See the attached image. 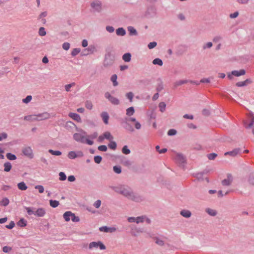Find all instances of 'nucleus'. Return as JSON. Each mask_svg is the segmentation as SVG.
<instances>
[{
	"mask_svg": "<svg viewBox=\"0 0 254 254\" xmlns=\"http://www.w3.org/2000/svg\"><path fill=\"white\" fill-rule=\"evenodd\" d=\"M110 143L108 144V146L110 148L115 150L117 147L116 143L112 140L109 141Z\"/></svg>",
	"mask_w": 254,
	"mask_h": 254,
	"instance_id": "nucleus-38",
	"label": "nucleus"
},
{
	"mask_svg": "<svg viewBox=\"0 0 254 254\" xmlns=\"http://www.w3.org/2000/svg\"><path fill=\"white\" fill-rule=\"evenodd\" d=\"M69 48H70V44L69 43L65 42L63 44V48L64 50L67 51L69 49Z\"/></svg>",
	"mask_w": 254,
	"mask_h": 254,
	"instance_id": "nucleus-56",
	"label": "nucleus"
},
{
	"mask_svg": "<svg viewBox=\"0 0 254 254\" xmlns=\"http://www.w3.org/2000/svg\"><path fill=\"white\" fill-rule=\"evenodd\" d=\"M99 230L101 232H108L109 227L107 226H103L99 228Z\"/></svg>",
	"mask_w": 254,
	"mask_h": 254,
	"instance_id": "nucleus-61",
	"label": "nucleus"
},
{
	"mask_svg": "<svg viewBox=\"0 0 254 254\" xmlns=\"http://www.w3.org/2000/svg\"><path fill=\"white\" fill-rule=\"evenodd\" d=\"M46 214V211L43 208H39L35 211L34 215L38 217H43Z\"/></svg>",
	"mask_w": 254,
	"mask_h": 254,
	"instance_id": "nucleus-17",
	"label": "nucleus"
},
{
	"mask_svg": "<svg viewBox=\"0 0 254 254\" xmlns=\"http://www.w3.org/2000/svg\"><path fill=\"white\" fill-rule=\"evenodd\" d=\"M153 239L155 240V243L158 245L159 246H163L164 245V241L159 239L158 237H155L153 238Z\"/></svg>",
	"mask_w": 254,
	"mask_h": 254,
	"instance_id": "nucleus-34",
	"label": "nucleus"
},
{
	"mask_svg": "<svg viewBox=\"0 0 254 254\" xmlns=\"http://www.w3.org/2000/svg\"><path fill=\"white\" fill-rule=\"evenodd\" d=\"M36 115H31L25 116L24 119L28 121L33 122L36 121Z\"/></svg>",
	"mask_w": 254,
	"mask_h": 254,
	"instance_id": "nucleus-23",
	"label": "nucleus"
},
{
	"mask_svg": "<svg viewBox=\"0 0 254 254\" xmlns=\"http://www.w3.org/2000/svg\"><path fill=\"white\" fill-rule=\"evenodd\" d=\"M153 64H158L159 65H163V62L162 61L159 59V58H156V59H155L153 62H152Z\"/></svg>",
	"mask_w": 254,
	"mask_h": 254,
	"instance_id": "nucleus-39",
	"label": "nucleus"
},
{
	"mask_svg": "<svg viewBox=\"0 0 254 254\" xmlns=\"http://www.w3.org/2000/svg\"><path fill=\"white\" fill-rule=\"evenodd\" d=\"M244 125L247 128H252L254 135V116L253 114L250 113L248 115V119L244 122Z\"/></svg>",
	"mask_w": 254,
	"mask_h": 254,
	"instance_id": "nucleus-3",
	"label": "nucleus"
},
{
	"mask_svg": "<svg viewBox=\"0 0 254 254\" xmlns=\"http://www.w3.org/2000/svg\"><path fill=\"white\" fill-rule=\"evenodd\" d=\"M63 217L65 221H69L71 219L72 222H77L80 220L78 216H75V214L71 211H66L63 215Z\"/></svg>",
	"mask_w": 254,
	"mask_h": 254,
	"instance_id": "nucleus-4",
	"label": "nucleus"
},
{
	"mask_svg": "<svg viewBox=\"0 0 254 254\" xmlns=\"http://www.w3.org/2000/svg\"><path fill=\"white\" fill-rule=\"evenodd\" d=\"M36 121H40L50 118V115L47 112H44L41 114L36 115Z\"/></svg>",
	"mask_w": 254,
	"mask_h": 254,
	"instance_id": "nucleus-13",
	"label": "nucleus"
},
{
	"mask_svg": "<svg viewBox=\"0 0 254 254\" xmlns=\"http://www.w3.org/2000/svg\"><path fill=\"white\" fill-rule=\"evenodd\" d=\"M90 5L94 11L100 12L102 10V3L99 0H94L91 3Z\"/></svg>",
	"mask_w": 254,
	"mask_h": 254,
	"instance_id": "nucleus-9",
	"label": "nucleus"
},
{
	"mask_svg": "<svg viewBox=\"0 0 254 254\" xmlns=\"http://www.w3.org/2000/svg\"><path fill=\"white\" fill-rule=\"evenodd\" d=\"M105 97L108 99L112 104L114 105H118L120 103V101L117 98L112 96L109 92H106L105 94Z\"/></svg>",
	"mask_w": 254,
	"mask_h": 254,
	"instance_id": "nucleus-12",
	"label": "nucleus"
},
{
	"mask_svg": "<svg viewBox=\"0 0 254 254\" xmlns=\"http://www.w3.org/2000/svg\"><path fill=\"white\" fill-rule=\"evenodd\" d=\"M18 188L21 190H25L27 189V187L23 182H20L17 184Z\"/></svg>",
	"mask_w": 254,
	"mask_h": 254,
	"instance_id": "nucleus-25",
	"label": "nucleus"
},
{
	"mask_svg": "<svg viewBox=\"0 0 254 254\" xmlns=\"http://www.w3.org/2000/svg\"><path fill=\"white\" fill-rule=\"evenodd\" d=\"M39 34L41 36H44L46 34V32L44 27L40 28L39 30Z\"/></svg>",
	"mask_w": 254,
	"mask_h": 254,
	"instance_id": "nucleus-49",
	"label": "nucleus"
},
{
	"mask_svg": "<svg viewBox=\"0 0 254 254\" xmlns=\"http://www.w3.org/2000/svg\"><path fill=\"white\" fill-rule=\"evenodd\" d=\"M113 189L117 193L123 195L132 201L140 202L143 201L144 199L142 196L134 192L133 190L127 185H119L114 187Z\"/></svg>",
	"mask_w": 254,
	"mask_h": 254,
	"instance_id": "nucleus-1",
	"label": "nucleus"
},
{
	"mask_svg": "<svg viewBox=\"0 0 254 254\" xmlns=\"http://www.w3.org/2000/svg\"><path fill=\"white\" fill-rule=\"evenodd\" d=\"M246 74V71L244 69H241L239 71L233 70L230 73L227 74V76L230 79H232L233 78V76H240L244 75Z\"/></svg>",
	"mask_w": 254,
	"mask_h": 254,
	"instance_id": "nucleus-6",
	"label": "nucleus"
},
{
	"mask_svg": "<svg viewBox=\"0 0 254 254\" xmlns=\"http://www.w3.org/2000/svg\"><path fill=\"white\" fill-rule=\"evenodd\" d=\"M145 218V216H142L137 217L136 218V223H139L140 222H143L144 220V219Z\"/></svg>",
	"mask_w": 254,
	"mask_h": 254,
	"instance_id": "nucleus-52",
	"label": "nucleus"
},
{
	"mask_svg": "<svg viewBox=\"0 0 254 254\" xmlns=\"http://www.w3.org/2000/svg\"><path fill=\"white\" fill-rule=\"evenodd\" d=\"M251 81L249 79H246L245 81L238 82L236 83V85L238 87H242L246 85L247 83H251Z\"/></svg>",
	"mask_w": 254,
	"mask_h": 254,
	"instance_id": "nucleus-31",
	"label": "nucleus"
},
{
	"mask_svg": "<svg viewBox=\"0 0 254 254\" xmlns=\"http://www.w3.org/2000/svg\"><path fill=\"white\" fill-rule=\"evenodd\" d=\"M99 248L101 250H104L106 249V246L101 241L98 242H92L89 244V248L92 249L93 248Z\"/></svg>",
	"mask_w": 254,
	"mask_h": 254,
	"instance_id": "nucleus-8",
	"label": "nucleus"
},
{
	"mask_svg": "<svg viewBox=\"0 0 254 254\" xmlns=\"http://www.w3.org/2000/svg\"><path fill=\"white\" fill-rule=\"evenodd\" d=\"M98 148L101 151H106L107 150V147L104 145L99 146Z\"/></svg>",
	"mask_w": 254,
	"mask_h": 254,
	"instance_id": "nucleus-62",
	"label": "nucleus"
},
{
	"mask_svg": "<svg viewBox=\"0 0 254 254\" xmlns=\"http://www.w3.org/2000/svg\"><path fill=\"white\" fill-rule=\"evenodd\" d=\"M175 163L180 168L185 169L187 164L186 160H175Z\"/></svg>",
	"mask_w": 254,
	"mask_h": 254,
	"instance_id": "nucleus-18",
	"label": "nucleus"
},
{
	"mask_svg": "<svg viewBox=\"0 0 254 254\" xmlns=\"http://www.w3.org/2000/svg\"><path fill=\"white\" fill-rule=\"evenodd\" d=\"M205 211L209 215L212 216H216L217 213L215 210L211 208H207Z\"/></svg>",
	"mask_w": 254,
	"mask_h": 254,
	"instance_id": "nucleus-26",
	"label": "nucleus"
},
{
	"mask_svg": "<svg viewBox=\"0 0 254 254\" xmlns=\"http://www.w3.org/2000/svg\"><path fill=\"white\" fill-rule=\"evenodd\" d=\"M32 100V96L31 95L27 96L25 98L22 100V102L24 103L27 104L30 102Z\"/></svg>",
	"mask_w": 254,
	"mask_h": 254,
	"instance_id": "nucleus-50",
	"label": "nucleus"
},
{
	"mask_svg": "<svg viewBox=\"0 0 254 254\" xmlns=\"http://www.w3.org/2000/svg\"><path fill=\"white\" fill-rule=\"evenodd\" d=\"M155 149L159 153H164L167 151V149L166 148L160 149L159 145L156 146Z\"/></svg>",
	"mask_w": 254,
	"mask_h": 254,
	"instance_id": "nucleus-48",
	"label": "nucleus"
},
{
	"mask_svg": "<svg viewBox=\"0 0 254 254\" xmlns=\"http://www.w3.org/2000/svg\"><path fill=\"white\" fill-rule=\"evenodd\" d=\"M123 59L125 62H129L131 59V55L129 53L125 54L123 56Z\"/></svg>",
	"mask_w": 254,
	"mask_h": 254,
	"instance_id": "nucleus-32",
	"label": "nucleus"
},
{
	"mask_svg": "<svg viewBox=\"0 0 254 254\" xmlns=\"http://www.w3.org/2000/svg\"><path fill=\"white\" fill-rule=\"evenodd\" d=\"M180 214L182 216L188 218L191 216V212L190 210L183 209L181 211Z\"/></svg>",
	"mask_w": 254,
	"mask_h": 254,
	"instance_id": "nucleus-20",
	"label": "nucleus"
},
{
	"mask_svg": "<svg viewBox=\"0 0 254 254\" xmlns=\"http://www.w3.org/2000/svg\"><path fill=\"white\" fill-rule=\"evenodd\" d=\"M217 157V154L216 153H210V154H208V156H207L208 159H214Z\"/></svg>",
	"mask_w": 254,
	"mask_h": 254,
	"instance_id": "nucleus-64",
	"label": "nucleus"
},
{
	"mask_svg": "<svg viewBox=\"0 0 254 254\" xmlns=\"http://www.w3.org/2000/svg\"><path fill=\"white\" fill-rule=\"evenodd\" d=\"M49 152L51 154L55 156H59L62 154V152L58 150H53L52 149L49 150Z\"/></svg>",
	"mask_w": 254,
	"mask_h": 254,
	"instance_id": "nucleus-40",
	"label": "nucleus"
},
{
	"mask_svg": "<svg viewBox=\"0 0 254 254\" xmlns=\"http://www.w3.org/2000/svg\"><path fill=\"white\" fill-rule=\"evenodd\" d=\"M22 153L26 157L29 158L33 157L32 150L30 147H25L22 149Z\"/></svg>",
	"mask_w": 254,
	"mask_h": 254,
	"instance_id": "nucleus-14",
	"label": "nucleus"
},
{
	"mask_svg": "<svg viewBox=\"0 0 254 254\" xmlns=\"http://www.w3.org/2000/svg\"><path fill=\"white\" fill-rule=\"evenodd\" d=\"M35 189H37L40 193H43L44 191V188L42 185H37L35 187Z\"/></svg>",
	"mask_w": 254,
	"mask_h": 254,
	"instance_id": "nucleus-47",
	"label": "nucleus"
},
{
	"mask_svg": "<svg viewBox=\"0 0 254 254\" xmlns=\"http://www.w3.org/2000/svg\"><path fill=\"white\" fill-rule=\"evenodd\" d=\"M17 225L20 227H24L27 225V221L23 218H21L17 222Z\"/></svg>",
	"mask_w": 254,
	"mask_h": 254,
	"instance_id": "nucleus-22",
	"label": "nucleus"
},
{
	"mask_svg": "<svg viewBox=\"0 0 254 254\" xmlns=\"http://www.w3.org/2000/svg\"><path fill=\"white\" fill-rule=\"evenodd\" d=\"M126 96L129 100L130 102L132 101L133 94L132 92H130L127 93Z\"/></svg>",
	"mask_w": 254,
	"mask_h": 254,
	"instance_id": "nucleus-57",
	"label": "nucleus"
},
{
	"mask_svg": "<svg viewBox=\"0 0 254 254\" xmlns=\"http://www.w3.org/2000/svg\"><path fill=\"white\" fill-rule=\"evenodd\" d=\"M248 181L251 185L254 186V175L253 174L250 175Z\"/></svg>",
	"mask_w": 254,
	"mask_h": 254,
	"instance_id": "nucleus-42",
	"label": "nucleus"
},
{
	"mask_svg": "<svg viewBox=\"0 0 254 254\" xmlns=\"http://www.w3.org/2000/svg\"><path fill=\"white\" fill-rule=\"evenodd\" d=\"M59 176H60L59 179L61 181H65L66 179V176L65 174V173L64 172H60L59 173Z\"/></svg>",
	"mask_w": 254,
	"mask_h": 254,
	"instance_id": "nucleus-46",
	"label": "nucleus"
},
{
	"mask_svg": "<svg viewBox=\"0 0 254 254\" xmlns=\"http://www.w3.org/2000/svg\"><path fill=\"white\" fill-rule=\"evenodd\" d=\"M9 203V199L7 197L3 198L0 201V205L6 206Z\"/></svg>",
	"mask_w": 254,
	"mask_h": 254,
	"instance_id": "nucleus-29",
	"label": "nucleus"
},
{
	"mask_svg": "<svg viewBox=\"0 0 254 254\" xmlns=\"http://www.w3.org/2000/svg\"><path fill=\"white\" fill-rule=\"evenodd\" d=\"M113 171L115 173L119 174L122 172L121 167L119 165L115 166L113 167Z\"/></svg>",
	"mask_w": 254,
	"mask_h": 254,
	"instance_id": "nucleus-36",
	"label": "nucleus"
},
{
	"mask_svg": "<svg viewBox=\"0 0 254 254\" xmlns=\"http://www.w3.org/2000/svg\"><path fill=\"white\" fill-rule=\"evenodd\" d=\"M117 79V76L116 74L113 75L111 78V80L113 82V85L114 86H116L118 84Z\"/></svg>",
	"mask_w": 254,
	"mask_h": 254,
	"instance_id": "nucleus-37",
	"label": "nucleus"
},
{
	"mask_svg": "<svg viewBox=\"0 0 254 254\" xmlns=\"http://www.w3.org/2000/svg\"><path fill=\"white\" fill-rule=\"evenodd\" d=\"M233 181V178L230 174L227 175V179H224L222 181V184L223 186H229L231 185Z\"/></svg>",
	"mask_w": 254,
	"mask_h": 254,
	"instance_id": "nucleus-15",
	"label": "nucleus"
},
{
	"mask_svg": "<svg viewBox=\"0 0 254 254\" xmlns=\"http://www.w3.org/2000/svg\"><path fill=\"white\" fill-rule=\"evenodd\" d=\"M50 205L53 208L57 207L59 205V202L58 200L51 199L49 201Z\"/></svg>",
	"mask_w": 254,
	"mask_h": 254,
	"instance_id": "nucleus-28",
	"label": "nucleus"
},
{
	"mask_svg": "<svg viewBox=\"0 0 254 254\" xmlns=\"http://www.w3.org/2000/svg\"><path fill=\"white\" fill-rule=\"evenodd\" d=\"M240 153V150L239 149H235L232 151L227 152L224 153L226 157L235 158L238 157Z\"/></svg>",
	"mask_w": 254,
	"mask_h": 254,
	"instance_id": "nucleus-10",
	"label": "nucleus"
},
{
	"mask_svg": "<svg viewBox=\"0 0 254 254\" xmlns=\"http://www.w3.org/2000/svg\"><path fill=\"white\" fill-rule=\"evenodd\" d=\"M116 34L118 36H124L126 34V31L123 28H119L116 30Z\"/></svg>",
	"mask_w": 254,
	"mask_h": 254,
	"instance_id": "nucleus-27",
	"label": "nucleus"
},
{
	"mask_svg": "<svg viewBox=\"0 0 254 254\" xmlns=\"http://www.w3.org/2000/svg\"><path fill=\"white\" fill-rule=\"evenodd\" d=\"M74 85V83L66 84L65 85V89L66 91H69L71 87Z\"/></svg>",
	"mask_w": 254,
	"mask_h": 254,
	"instance_id": "nucleus-63",
	"label": "nucleus"
},
{
	"mask_svg": "<svg viewBox=\"0 0 254 254\" xmlns=\"http://www.w3.org/2000/svg\"><path fill=\"white\" fill-rule=\"evenodd\" d=\"M121 163L128 169H134L136 168L134 162L131 160H121Z\"/></svg>",
	"mask_w": 254,
	"mask_h": 254,
	"instance_id": "nucleus-7",
	"label": "nucleus"
},
{
	"mask_svg": "<svg viewBox=\"0 0 254 254\" xmlns=\"http://www.w3.org/2000/svg\"><path fill=\"white\" fill-rule=\"evenodd\" d=\"M11 250V248L8 246H4L2 248V251L5 253L9 252Z\"/></svg>",
	"mask_w": 254,
	"mask_h": 254,
	"instance_id": "nucleus-60",
	"label": "nucleus"
},
{
	"mask_svg": "<svg viewBox=\"0 0 254 254\" xmlns=\"http://www.w3.org/2000/svg\"><path fill=\"white\" fill-rule=\"evenodd\" d=\"M134 113V110L133 107H131L127 109V113H126L127 115L128 116H130L133 115Z\"/></svg>",
	"mask_w": 254,
	"mask_h": 254,
	"instance_id": "nucleus-35",
	"label": "nucleus"
},
{
	"mask_svg": "<svg viewBox=\"0 0 254 254\" xmlns=\"http://www.w3.org/2000/svg\"><path fill=\"white\" fill-rule=\"evenodd\" d=\"M177 131L174 129H171L169 130L167 133L168 135L170 136L175 135Z\"/></svg>",
	"mask_w": 254,
	"mask_h": 254,
	"instance_id": "nucleus-55",
	"label": "nucleus"
},
{
	"mask_svg": "<svg viewBox=\"0 0 254 254\" xmlns=\"http://www.w3.org/2000/svg\"><path fill=\"white\" fill-rule=\"evenodd\" d=\"M97 136H98V133L96 132L93 133L92 134H91L90 135H87V137L90 140L95 139V138H97Z\"/></svg>",
	"mask_w": 254,
	"mask_h": 254,
	"instance_id": "nucleus-51",
	"label": "nucleus"
},
{
	"mask_svg": "<svg viewBox=\"0 0 254 254\" xmlns=\"http://www.w3.org/2000/svg\"><path fill=\"white\" fill-rule=\"evenodd\" d=\"M4 171L8 172L10 171L12 168L11 163L9 162H6L4 163Z\"/></svg>",
	"mask_w": 254,
	"mask_h": 254,
	"instance_id": "nucleus-24",
	"label": "nucleus"
},
{
	"mask_svg": "<svg viewBox=\"0 0 254 254\" xmlns=\"http://www.w3.org/2000/svg\"><path fill=\"white\" fill-rule=\"evenodd\" d=\"M80 50L79 49L75 48L71 52V55L72 56H75L77 55L79 52Z\"/></svg>",
	"mask_w": 254,
	"mask_h": 254,
	"instance_id": "nucleus-54",
	"label": "nucleus"
},
{
	"mask_svg": "<svg viewBox=\"0 0 254 254\" xmlns=\"http://www.w3.org/2000/svg\"><path fill=\"white\" fill-rule=\"evenodd\" d=\"M122 152L125 154H128L130 153V151L128 148L127 146L125 145L122 148Z\"/></svg>",
	"mask_w": 254,
	"mask_h": 254,
	"instance_id": "nucleus-44",
	"label": "nucleus"
},
{
	"mask_svg": "<svg viewBox=\"0 0 254 254\" xmlns=\"http://www.w3.org/2000/svg\"><path fill=\"white\" fill-rule=\"evenodd\" d=\"M73 138L76 141L83 143H86L90 145L93 144V141L87 137L86 132L82 129L80 130V132L75 133L73 134Z\"/></svg>",
	"mask_w": 254,
	"mask_h": 254,
	"instance_id": "nucleus-2",
	"label": "nucleus"
},
{
	"mask_svg": "<svg viewBox=\"0 0 254 254\" xmlns=\"http://www.w3.org/2000/svg\"><path fill=\"white\" fill-rule=\"evenodd\" d=\"M101 201L100 200H97L94 202L93 205L96 208H98L101 206Z\"/></svg>",
	"mask_w": 254,
	"mask_h": 254,
	"instance_id": "nucleus-59",
	"label": "nucleus"
},
{
	"mask_svg": "<svg viewBox=\"0 0 254 254\" xmlns=\"http://www.w3.org/2000/svg\"><path fill=\"white\" fill-rule=\"evenodd\" d=\"M68 116L78 122H80L81 121L80 116L76 113L70 112L68 114Z\"/></svg>",
	"mask_w": 254,
	"mask_h": 254,
	"instance_id": "nucleus-19",
	"label": "nucleus"
},
{
	"mask_svg": "<svg viewBox=\"0 0 254 254\" xmlns=\"http://www.w3.org/2000/svg\"><path fill=\"white\" fill-rule=\"evenodd\" d=\"M159 107L160 109V111L161 112H163L165 110L166 108V104L164 102H161L159 104Z\"/></svg>",
	"mask_w": 254,
	"mask_h": 254,
	"instance_id": "nucleus-41",
	"label": "nucleus"
},
{
	"mask_svg": "<svg viewBox=\"0 0 254 254\" xmlns=\"http://www.w3.org/2000/svg\"><path fill=\"white\" fill-rule=\"evenodd\" d=\"M203 173L202 172L198 173L196 174L194 177H196L198 181H203Z\"/></svg>",
	"mask_w": 254,
	"mask_h": 254,
	"instance_id": "nucleus-45",
	"label": "nucleus"
},
{
	"mask_svg": "<svg viewBox=\"0 0 254 254\" xmlns=\"http://www.w3.org/2000/svg\"><path fill=\"white\" fill-rule=\"evenodd\" d=\"M101 116L102 118V120H103L104 123L107 125L108 124V120L109 119L108 114L106 112H104L101 113Z\"/></svg>",
	"mask_w": 254,
	"mask_h": 254,
	"instance_id": "nucleus-21",
	"label": "nucleus"
},
{
	"mask_svg": "<svg viewBox=\"0 0 254 254\" xmlns=\"http://www.w3.org/2000/svg\"><path fill=\"white\" fill-rule=\"evenodd\" d=\"M83 156V153L80 151H70L68 154V157L69 159H74L76 158H81Z\"/></svg>",
	"mask_w": 254,
	"mask_h": 254,
	"instance_id": "nucleus-11",
	"label": "nucleus"
},
{
	"mask_svg": "<svg viewBox=\"0 0 254 254\" xmlns=\"http://www.w3.org/2000/svg\"><path fill=\"white\" fill-rule=\"evenodd\" d=\"M126 123L127 124V123L128 122H132L135 123V127L137 129H139L141 128V125L140 124L136 121V119L134 118H126Z\"/></svg>",
	"mask_w": 254,
	"mask_h": 254,
	"instance_id": "nucleus-16",
	"label": "nucleus"
},
{
	"mask_svg": "<svg viewBox=\"0 0 254 254\" xmlns=\"http://www.w3.org/2000/svg\"><path fill=\"white\" fill-rule=\"evenodd\" d=\"M127 30L131 35H136L137 34L136 30L132 26L128 27Z\"/></svg>",
	"mask_w": 254,
	"mask_h": 254,
	"instance_id": "nucleus-30",
	"label": "nucleus"
},
{
	"mask_svg": "<svg viewBox=\"0 0 254 254\" xmlns=\"http://www.w3.org/2000/svg\"><path fill=\"white\" fill-rule=\"evenodd\" d=\"M85 105L86 108L89 110H91L93 108L92 103L90 101H86Z\"/></svg>",
	"mask_w": 254,
	"mask_h": 254,
	"instance_id": "nucleus-43",
	"label": "nucleus"
},
{
	"mask_svg": "<svg viewBox=\"0 0 254 254\" xmlns=\"http://www.w3.org/2000/svg\"><path fill=\"white\" fill-rule=\"evenodd\" d=\"M105 139H106L109 141H111L113 140L114 137L110 132L106 131L98 137L97 141L101 143Z\"/></svg>",
	"mask_w": 254,
	"mask_h": 254,
	"instance_id": "nucleus-5",
	"label": "nucleus"
},
{
	"mask_svg": "<svg viewBox=\"0 0 254 254\" xmlns=\"http://www.w3.org/2000/svg\"><path fill=\"white\" fill-rule=\"evenodd\" d=\"M156 45H157V43L156 42H150L148 45V47L149 49H153L154 47H155L156 46Z\"/></svg>",
	"mask_w": 254,
	"mask_h": 254,
	"instance_id": "nucleus-58",
	"label": "nucleus"
},
{
	"mask_svg": "<svg viewBox=\"0 0 254 254\" xmlns=\"http://www.w3.org/2000/svg\"><path fill=\"white\" fill-rule=\"evenodd\" d=\"M24 208L26 210L28 214V215H31L32 214L34 215V214H35L34 209H35V208H34L33 207H25Z\"/></svg>",
	"mask_w": 254,
	"mask_h": 254,
	"instance_id": "nucleus-33",
	"label": "nucleus"
},
{
	"mask_svg": "<svg viewBox=\"0 0 254 254\" xmlns=\"http://www.w3.org/2000/svg\"><path fill=\"white\" fill-rule=\"evenodd\" d=\"M15 226V223L14 221H11L8 225H6L5 227L8 229H12Z\"/></svg>",
	"mask_w": 254,
	"mask_h": 254,
	"instance_id": "nucleus-53",
	"label": "nucleus"
}]
</instances>
